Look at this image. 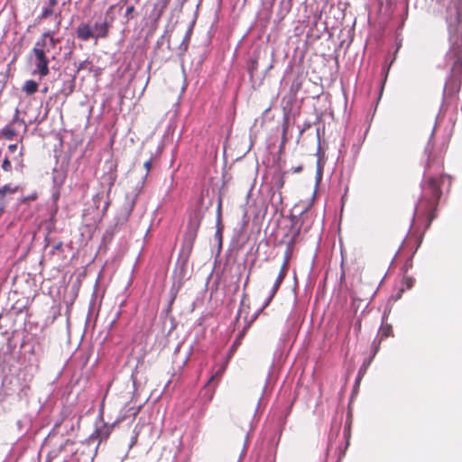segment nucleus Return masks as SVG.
<instances>
[{
    "mask_svg": "<svg viewBox=\"0 0 462 462\" xmlns=\"http://www.w3.org/2000/svg\"><path fill=\"white\" fill-rule=\"evenodd\" d=\"M114 8H115L114 5L109 6V8L106 11V15H108L113 11Z\"/></svg>",
    "mask_w": 462,
    "mask_h": 462,
    "instance_id": "28",
    "label": "nucleus"
},
{
    "mask_svg": "<svg viewBox=\"0 0 462 462\" xmlns=\"http://www.w3.org/2000/svg\"><path fill=\"white\" fill-rule=\"evenodd\" d=\"M430 139H432V136H430ZM430 143V158H431V161H433L434 162H438L436 158L432 156V149H433V146H432V143H431V140H429L428 143ZM428 145H426L427 147Z\"/></svg>",
    "mask_w": 462,
    "mask_h": 462,
    "instance_id": "24",
    "label": "nucleus"
},
{
    "mask_svg": "<svg viewBox=\"0 0 462 462\" xmlns=\"http://www.w3.org/2000/svg\"><path fill=\"white\" fill-rule=\"evenodd\" d=\"M283 184H284L283 178H282V175H279V176L277 177V180H276L275 185H276V187H277L278 189H282V188L283 187Z\"/></svg>",
    "mask_w": 462,
    "mask_h": 462,
    "instance_id": "23",
    "label": "nucleus"
},
{
    "mask_svg": "<svg viewBox=\"0 0 462 462\" xmlns=\"http://www.w3.org/2000/svg\"><path fill=\"white\" fill-rule=\"evenodd\" d=\"M84 63H85V62H81V63L79 64V66L78 67V71H79V70H80V69H84Z\"/></svg>",
    "mask_w": 462,
    "mask_h": 462,
    "instance_id": "30",
    "label": "nucleus"
},
{
    "mask_svg": "<svg viewBox=\"0 0 462 462\" xmlns=\"http://www.w3.org/2000/svg\"><path fill=\"white\" fill-rule=\"evenodd\" d=\"M55 33V31L44 32L36 41L29 56V60L35 67L33 74H39L41 78L46 77L50 73V60L47 57V53L54 49L60 42L59 38L54 37Z\"/></svg>",
    "mask_w": 462,
    "mask_h": 462,
    "instance_id": "2",
    "label": "nucleus"
},
{
    "mask_svg": "<svg viewBox=\"0 0 462 462\" xmlns=\"http://www.w3.org/2000/svg\"><path fill=\"white\" fill-rule=\"evenodd\" d=\"M301 170H302V167H301V166H299V167H296V168L293 170V171H294V172H300V171H301Z\"/></svg>",
    "mask_w": 462,
    "mask_h": 462,
    "instance_id": "29",
    "label": "nucleus"
},
{
    "mask_svg": "<svg viewBox=\"0 0 462 462\" xmlns=\"http://www.w3.org/2000/svg\"><path fill=\"white\" fill-rule=\"evenodd\" d=\"M63 252V243L59 242L52 245L51 254L52 255H55L57 253H62Z\"/></svg>",
    "mask_w": 462,
    "mask_h": 462,
    "instance_id": "17",
    "label": "nucleus"
},
{
    "mask_svg": "<svg viewBox=\"0 0 462 462\" xmlns=\"http://www.w3.org/2000/svg\"><path fill=\"white\" fill-rule=\"evenodd\" d=\"M201 217L199 213H194L189 220L187 231L185 233V243L189 249L192 247L193 241L197 236L198 230L200 226Z\"/></svg>",
    "mask_w": 462,
    "mask_h": 462,
    "instance_id": "5",
    "label": "nucleus"
},
{
    "mask_svg": "<svg viewBox=\"0 0 462 462\" xmlns=\"http://www.w3.org/2000/svg\"><path fill=\"white\" fill-rule=\"evenodd\" d=\"M392 326L386 325L380 328V335L382 338L387 337L392 334Z\"/></svg>",
    "mask_w": 462,
    "mask_h": 462,
    "instance_id": "14",
    "label": "nucleus"
},
{
    "mask_svg": "<svg viewBox=\"0 0 462 462\" xmlns=\"http://www.w3.org/2000/svg\"><path fill=\"white\" fill-rule=\"evenodd\" d=\"M220 374H221V371H217V372L216 373V375H219Z\"/></svg>",
    "mask_w": 462,
    "mask_h": 462,
    "instance_id": "33",
    "label": "nucleus"
},
{
    "mask_svg": "<svg viewBox=\"0 0 462 462\" xmlns=\"http://www.w3.org/2000/svg\"><path fill=\"white\" fill-rule=\"evenodd\" d=\"M108 206H109V202H106V203L105 204V208H104V209L106 210V209L108 208Z\"/></svg>",
    "mask_w": 462,
    "mask_h": 462,
    "instance_id": "32",
    "label": "nucleus"
},
{
    "mask_svg": "<svg viewBox=\"0 0 462 462\" xmlns=\"http://www.w3.org/2000/svg\"><path fill=\"white\" fill-rule=\"evenodd\" d=\"M322 171H323V166L321 165L320 159H319L317 162V180H318V181H319L322 177Z\"/></svg>",
    "mask_w": 462,
    "mask_h": 462,
    "instance_id": "20",
    "label": "nucleus"
},
{
    "mask_svg": "<svg viewBox=\"0 0 462 462\" xmlns=\"http://www.w3.org/2000/svg\"><path fill=\"white\" fill-rule=\"evenodd\" d=\"M17 144L16 143H14V144H10L8 146V150L11 152H14L16 150H17Z\"/></svg>",
    "mask_w": 462,
    "mask_h": 462,
    "instance_id": "26",
    "label": "nucleus"
},
{
    "mask_svg": "<svg viewBox=\"0 0 462 462\" xmlns=\"http://www.w3.org/2000/svg\"><path fill=\"white\" fill-rule=\"evenodd\" d=\"M288 265H289V263H287L286 261H283L282 264V267H281V270L279 272V274L271 289V291H270V294L269 296L267 297V299L265 300V302H264V305H263V308H265L266 306H268L270 304V302L272 301L273 298L275 296V294L277 293L281 284L282 283L284 278L286 277L287 275V270H288Z\"/></svg>",
    "mask_w": 462,
    "mask_h": 462,
    "instance_id": "8",
    "label": "nucleus"
},
{
    "mask_svg": "<svg viewBox=\"0 0 462 462\" xmlns=\"http://www.w3.org/2000/svg\"><path fill=\"white\" fill-rule=\"evenodd\" d=\"M424 154L427 156V162L424 169L423 193L429 206H431L439 200L441 195L440 188L433 173H439L442 171V163L431 161L430 143L425 147Z\"/></svg>",
    "mask_w": 462,
    "mask_h": 462,
    "instance_id": "3",
    "label": "nucleus"
},
{
    "mask_svg": "<svg viewBox=\"0 0 462 462\" xmlns=\"http://www.w3.org/2000/svg\"><path fill=\"white\" fill-rule=\"evenodd\" d=\"M214 378H215V375H212V376L208 379V383H210L214 380Z\"/></svg>",
    "mask_w": 462,
    "mask_h": 462,
    "instance_id": "31",
    "label": "nucleus"
},
{
    "mask_svg": "<svg viewBox=\"0 0 462 462\" xmlns=\"http://www.w3.org/2000/svg\"><path fill=\"white\" fill-rule=\"evenodd\" d=\"M22 89L27 95H32L38 90V83L32 79L26 80Z\"/></svg>",
    "mask_w": 462,
    "mask_h": 462,
    "instance_id": "12",
    "label": "nucleus"
},
{
    "mask_svg": "<svg viewBox=\"0 0 462 462\" xmlns=\"http://www.w3.org/2000/svg\"><path fill=\"white\" fill-rule=\"evenodd\" d=\"M53 10L51 7H44L42 11L41 18H46L49 15L52 14Z\"/></svg>",
    "mask_w": 462,
    "mask_h": 462,
    "instance_id": "21",
    "label": "nucleus"
},
{
    "mask_svg": "<svg viewBox=\"0 0 462 462\" xmlns=\"http://www.w3.org/2000/svg\"><path fill=\"white\" fill-rule=\"evenodd\" d=\"M21 189L19 185L6 183L0 187V216L5 212L6 204L12 196Z\"/></svg>",
    "mask_w": 462,
    "mask_h": 462,
    "instance_id": "6",
    "label": "nucleus"
},
{
    "mask_svg": "<svg viewBox=\"0 0 462 462\" xmlns=\"http://www.w3.org/2000/svg\"><path fill=\"white\" fill-rule=\"evenodd\" d=\"M76 35L78 39L84 42L93 39L92 27L87 23H81L76 30Z\"/></svg>",
    "mask_w": 462,
    "mask_h": 462,
    "instance_id": "10",
    "label": "nucleus"
},
{
    "mask_svg": "<svg viewBox=\"0 0 462 462\" xmlns=\"http://www.w3.org/2000/svg\"><path fill=\"white\" fill-rule=\"evenodd\" d=\"M114 424L103 423L101 426L97 427L95 431L89 436V440L97 439L98 443L107 439L110 436Z\"/></svg>",
    "mask_w": 462,
    "mask_h": 462,
    "instance_id": "9",
    "label": "nucleus"
},
{
    "mask_svg": "<svg viewBox=\"0 0 462 462\" xmlns=\"http://www.w3.org/2000/svg\"><path fill=\"white\" fill-rule=\"evenodd\" d=\"M49 4L51 7H52L57 5V0H49Z\"/></svg>",
    "mask_w": 462,
    "mask_h": 462,
    "instance_id": "27",
    "label": "nucleus"
},
{
    "mask_svg": "<svg viewBox=\"0 0 462 462\" xmlns=\"http://www.w3.org/2000/svg\"><path fill=\"white\" fill-rule=\"evenodd\" d=\"M248 281H249V277H247V278H246V282H245V285H246V284H247Z\"/></svg>",
    "mask_w": 462,
    "mask_h": 462,
    "instance_id": "34",
    "label": "nucleus"
},
{
    "mask_svg": "<svg viewBox=\"0 0 462 462\" xmlns=\"http://www.w3.org/2000/svg\"><path fill=\"white\" fill-rule=\"evenodd\" d=\"M134 12V6L129 5V6H127V8L125 10V16L129 20V19L133 18Z\"/></svg>",
    "mask_w": 462,
    "mask_h": 462,
    "instance_id": "22",
    "label": "nucleus"
},
{
    "mask_svg": "<svg viewBox=\"0 0 462 462\" xmlns=\"http://www.w3.org/2000/svg\"><path fill=\"white\" fill-rule=\"evenodd\" d=\"M292 244H293L292 241H291L290 243L287 244V248H286V251L284 254V260H283V261H286L287 263L290 262V259L291 256Z\"/></svg>",
    "mask_w": 462,
    "mask_h": 462,
    "instance_id": "19",
    "label": "nucleus"
},
{
    "mask_svg": "<svg viewBox=\"0 0 462 462\" xmlns=\"http://www.w3.org/2000/svg\"><path fill=\"white\" fill-rule=\"evenodd\" d=\"M450 48L446 54L452 61L444 94L453 96L460 90L462 83V0L454 1L447 8Z\"/></svg>",
    "mask_w": 462,
    "mask_h": 462,
    "instance_id": "1",
    "label": "nucleus"
},
{
    "mask_svg": "<svg viewBox=\"0 0 462 462\" xmlns=\"http://www.w3.org/2000/svg\"><path fill=\"white\" fill-rule=\"evenodd\" d=\"M113 18L108 20L107 17H105L104 19H99L95 22L94 25L92 27L93 32V39H104L108 36L109 28L112 25Z\"/></svg>",
    "mask_w": 462,
    "mask_h": 462,
    "instance_id": "7",
    "label": "nucleus"
},
{
    "mask_svg": "<svg viewBox=\"0 0 462 462\" xmlns=\"http://www.w3.org/2000/svg\"><path fill=\"white\" fill-rule=\"evenodd\" d=\"M29 199H31V200H34V199H36V195H32V196H30V197H24V198H22V199H21V202H22V203H25V202H26L27 200H29Z\"/></svg>",
    "mask_w": 462,
    "mask_h": 462,
    "instance_id": "25",
    "label": "nucleus"
},
{
    "mask_svg": "<svg viewBox=\"0 0 462 462\" xmlns=\"http://www.w3.org/2000/svg\"><path fill=\"white\" fill-rule=\"evenodd\" d=\"M23 148L21 149L18 156H15L14 158V161L15 162V170L18 171H22L23 168Z\"/></svg>",
    "mask_w": 462,
    "mask_h": 462,
    "instance_id": "13",
    "label": "nucleus"
},
{
    "mask_svg": "<svg viewBox=\"0 0 462 462\" xmlns=\"http://www.w3.org/2000/svg\"><path fill=\"white\" fill-rule=\"evenodd\" d=\"M2 133L6 139H12L15 135V131L9 126L5 127Z\"/></svg>",
    "mask_w": 462,
    "mask_h": 462,
    "instance_id": "16",
    "label": "nucleus"
},
{
    "mask_svg": "<svg viewBox=\"0 0 462 462\" xmlns=\"http://www.w3.org/2000/svg\"><path fill=\"white\" fill-rule=\"evenodd\" d=\"M171 0H156L151 11L150 17L155 21L159 20Z\"/></svg>",
    "mask_w": 462,
    "mask_h": 462,
    "instance_id": "11",
    "label": "nucleus"
},
{
    "mask_svg": "<svg viewBox=\"0 0 462 462\" xmlns=\"http://www.w3.org/2000/svg\"><path fill=\"white\" fill-rule=\"evenodd\" d=\"M1 167H2L3 171H5L6 172L12 171V164H11V162L8 157H5L4 159Z\"/></svg>",
    "mask_w": 462,
    "mask_h": 462,
    "instance_id": "18",
    "label": "nucleus"
},
{
    "mask_svg": "<svg viewBox=\"0 0 462 462\" xmlns=\"http://www.w3.org/2000/svg\"><path fill=\"white\" fill-rule=\"evenodd\" d=\"M143 167L145 168L146 172H145L144 176L142 178L140 183L137 184V186L134 188V189L132 192L127 193L125 195V203L124 205V209L125 211L126 217H128L129 215L132 213V211L135 206L136 199H137L139 194L143 190L144 180H146V178L149 174V171L151 170V167H152V159L145 162L143 164Z\"/></svg>",
    "mask_w": 462,
    "mask_h": 462,
    "instance_id": "4",
    "label": "nucleus"
},
{
    "mask_svg": "<svg viewBox=\"0 0 462 462\" xmlns=\"http://www.w3.org/2000/svg\"><path fill=\"white\" fill-rule=\"evenodd\" d=\"M73 442L69 439H66L65 442L63 444H60L58 448L56 449H53L50 452V456L53 455V456H57L60 452H61L64 448L68 445V444H72Z\"/></svg>",
    "mask_w": 462,
    "mask_h": 462,
    "instance_id": "15",
    "label": "nucleus"
}]
</instances>
